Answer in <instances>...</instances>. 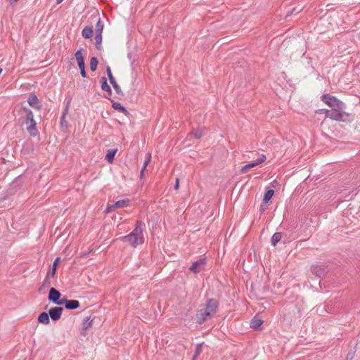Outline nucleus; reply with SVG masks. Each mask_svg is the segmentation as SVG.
<instances>
[{"instance_id": "32", "label": "nucleus", "mask_w": 360, "mask_h": 360, "mask_svg": "<svg viewBox=\"0 0 360 360\" xmlns=\"http://www.w3.org/2000/svg\"><path fill=\"white\" fill-rule=\"evenodd\" d=\"M150 158H151V156H150V154H148V156L146 158V160L144 161L143 165V167L141 168V174H140L141 178L143 177L144 171H145L147 165H148V163L150 162Z\"/></svg>"}, {"instance_id": "45", "label": "nucleus", "mask_w": 360, "mask_h": 360, "mask_svg": "<svg viewBox=\"0 0 360 360\" xmlns=\"http://www.w3.org/2000/svg\"><path fill=\"white\" fill-rule=\"evenodd\" d=\"M179 179H176V183H175V185H174V189L177 190L179 188Z\"/></svg>"}, {"instance_id": "9", "label": "nucleus", "mask_w": 360, "mask_h": 360, "mask_svg": "<svg viewBox=\"0 0 360 360\" xmlns=\"http://www.w3.org/2000/svg\"><path fill=\"white\" fill-rule=\"evenodd\" d=\"M63 311V307H54L49 309V314L52 321H57L61 318Z\"/></svg>"}, {"instance_id": "23", "label": "nucleus", "mask_w": 360, "mask_h": 360, "mask_svg": "<svg viewBox=\"0 0 360 360\" xmlns=\"http://www.w3.org/2000/svg\"><path fill=\"white\" fill-rule=\"evenodd\" d=\"M117 149H111V150H108L107 151V153L105 155V159L109 162V163H112L113 161H114V158H115V154L117 153Z\"/></svg>"}, {"instance_id": "33", "label": "nucleus", "mask_w": 360, "mask_h": 360, "mask_svg": "<svg viewBox=\"0 0 360 360\" xmlns=\"http://www.w3.org/2000/svg\"><path fill=\"white\" fill-rule=\"evenodd\" d=\"M202 345H203V342L196 345L195 349V352H194L195 356H198L201 354L202 350Z\"/></svg>"}, {"instance_id": "5", "label": "nucleus", "mask_w": 360, "mask_h": 360, "mask_svg": "<svg viewBox=\"0 0 360 360\" xmlns=\"http://www.w3.org/2000/svg\"><path fill=\"white\" fill-rule=\"evenodd\" d=\"M61 293L55 288H51L49 292L48 300L57 305H62L63 299L60 300Z\"/></svg>"}, {"instance_id": "47", "label": "nucleus", "mask_w": 360, "mask_h": 360, "mask_svg": "<svg viewBox=\"0 0 360 360\" xmlns=\"http://www.w3.org/2000/svg\"><path fill=\"white\" fill-rule=\"evenodd\" d=\"M18 0H9L10 1V4L12 5L13 4H14L15 2L18 1Z\"/></svg>"}, {"instance_id": "29", "label": "nucleus", "mask_w": 360, "mask_h": 360, "mask_svg": "<svg viewBox=\"0 0 360 360\" xmlns=\"http://www.w3.org/2000/svg\"><path fill=\"white\" fill-rule=\"evenodd\" d=\"M96 46L98 50L101 49L102 33H95Z\"/></svg>"}, {"instance_id": "16", "label": "nucleus", "mask_w": 360, "mask_h": 360, "mask_svg": "<svg viewBox=\"0 0 360 360\" xmlns=\"http://www.w3.org/2000/svg\"><path fill=\"white\" fill-rule=\"evenodd\" d=\"M39 101L38 97L35 94H30L27 98V103L28 104L37 110H41V105H37L36 103Z\"/></svg>"}, {"instance_id": "2", "label": "nucleus", "mask_w": 360, "mask_h": 360, "mask_svg": "<svg viewBox=\"0 0 360 360\" xmlns=\"http://www.w3.org/2000/svg\"><path fill=\"white\" fill-rule=\"evenodd\" d=\"M23 112L26 114L25 124H26V129L31 136L35 137L39 135V131L37 129V122L34 118L33 112L26 106L22 108Z\"/></svg>"}, {"instance_id": "25", "label": "nucleus", "mask_w": 360, "mask_h": 360, "mask_svg": "<svg viewBox=\"0 0 360 360\" xmlns=\"http://www.w3.org/2000/svg\"><path fill=\"white\" fill-rule=\"evenodd\" d=\"M282 238V233L281 232H276L273 234L271 238V244L272 246H276L278 243L281 240Z\"/></svg>"}, {"instance_id": "43", "label": "nucleus", "mask_w": 360, "mask_h": 360, "mask_svg": "<svg viewBox=\"0 0 360 360\" xmlns=\"http://www.w3.org/2000/svg\"><path fill=\"white\" fill-rule=\"evenodd\" d=\"M115 208V207H112V205H108L106 210H105V212L109 213V212H112Z\"/></svg>"}, {"instance_id": "6", "label": "nucleus", "mask_w": 360, "mask_h": 360, "mask_svg": "<svg viewBox=\"0 0 360 360\" xmlns=\"http://www.w3.org/2000/svg\"><path fill=\"white\" fill-rule=\"evenodd\" d=\"M218 307V301L215 299L210 298L207 300L205 308L204 309L208 311L209 314L212 316L214 314H216Z\"/></svg>"}, {"instance_id": "39", "label": "nucleus", "mask_w": 360, "mask_h": 360, "mask_svg": "<svg viewBox=\"0 0 360 360\" xmlns=\"http://www.w3.org/2000/svg\"><path fill=\"white\" fill-rule=\"evenodd\" d=\"M355 351H350L347 355V360H352L354 356Z\"/></svg>"}, {"instance_id": "11", "label": "nucleus", "mask_w": 360, "mask_h": 360, "mask_svg": "<svg viewBox=\"0 0 360 360\" xmlns=\"http://www.w3.org/2000/svg\"><path fill=\"white\" fill-rule=\"evenodd\" d=\"M212 316L209 314V312L205 311L204 309H200L198 311L195 320L196 322L199 324H202L208 318H210Z\"/></svg>"}, {"instance_id": "1", "label": "nucleus", "mask_w": 360, "mask_h": 360, "mask_svg": "<svg viewBox=\"0 0 360 360\" xmlns=\"http://www.w3.org/2000/svg\"><path fill=\"white\" fill-rule=\"evenodd\" d=\"M326 112V117L345 123H350L354 120V115L345 111L347 105L343 101L338 100Z\"/></svg>"}, {"instance_id": "12", "label": "nucleus", "mask_w": 360, "mask_h": 360, "mask_svg": "<svg viewBox=\"0 0 360 360\" xmlns=\"http://www.w3.org/2000/svg\"><path fill=\"white\" fill-rule=\"evenodd\" d=\"M335 96H331L328 94H326L321 96V101L328 105L329 107H332L338 101Z\"/></svg>"}, {"instance_id": "17", "label": "nucleus", "mask_w": 360, "mask_h": 360, "mask_svg": "<svg viewBox=\"0 0 360 360\" xmlns=\"http://www.w3.org/2000/svg\"><path fill=\"white\" fill-rule=\"evenodd\" d=\"M144 227L145 224L143 221H137L136 223L135 228L130 233L136 235L137 236H143V231Z\"/></svg>"}, {"instance_id": "7", "label": "nucleus", "mask_w": 360, "mask_h": 360, "mask_svg": "<svg viewBox=\"0 0 360 360\" xmlns=\"http://www.w3.org/2000/svg\"><path fill=\"white\" fill-rule=\"evenodd\" d=\"M266 159V155L261 154L259 155V157L255 161H252V162L243 166L240 169V172L242 173H245L250 169L253 168V167L262 164V162H264Z\"/></svg>"}, {"instance_id": "30", "label": "nucleus", "mask_w": 360, "mask_h": 360, "mask_svg": "<svg viewBox=\"0 0 360 360\" xmlns=\"http://www.w3.org/2000/svg\"><path fill=\"white\" fill-rule=\"evenodd\" d=\"M98 60L96 57H92L90 60V69L92 72H94L97 69Z\"/></svg>"}, {"instance_id": "15", "label": "nucleus", "mask_w": 360, "mask_h": 360, "mask_svg": "<svg viewBox=\"0 0 360 360\" xmlns=\"http://www.w3.org/2000/svg\"><path fill=\"white\" fill-rule=\"evenodd\" d=\"M75 58L77 60L79 69L85 68L84 57L82 55V49H79L75 52Z\"/></svg>"}, {"instance_id": "21", "label": "nucleus", "mask_w": 360, "mask_h": 360, "mask_svg": "<svg viewBox=\"0 0 360 360\" xmlns=\"http://www.w3.org/2000/svg\"><path fill=\"white\" fill-rule=\"evenodd\" d=\"M101 89L108 92V94L111 96L112 95V89L110 86L108 84L107 79L105 77H102L101 79Z\"/></svg>"}, {"instance_id": "49", "label": "nucleus", "mask_w": 360, "mask_h": 360, "mask_svg": "<svg viewBox=\"0 0 360 360\" xmlns=\"http://www.w3.org/2000/svg\"><path fill=\"white\" fill-rule=\"evenodd\" d=\"M197 357H198V356H195V354H193V356L192 360H195V359H196Z\"/></svg>"}, {"instance_id": "4", "label": "nucleus", "mask_w": 360, "mask_h": 360, "mask_svg": "<svg viewBox=\"0 0 360 360\" xmlns=\"http://www.w3.org/2000/svg\"><path fill=\"white\" fill-rule=\"evenodd\" d=\"M121 240L123 242L127 241L131 245V246L136 248L139 245L143 243L144 238L143 236H137L136 235L129 233L128 235L122 237Z\"/></svg>"}, {"instance_id": "34", "label": "nucleus", "mask_w": 360, "mask_h": 360, "mask_svg": "<svg viewBox=\"0 0 360 360\" xmlns=\"http://www.w3.org/2000/svg\"><path fill=\"white\" fill-rule=\"evenodd\" d=\"M106 73H107V75H108V79L110 82L115 79V77L112 75L111 69L109 66H108L106 68Z\"/></svg>"}, {"instance_id": "13", "label": "nucleus", "mask_w": 360, "mask_h": 360, "mask_svg": "<svg viewBox=\"0 0 360 360\" xmlns=\"http://www.w3.org/2000/svg\"><path fill=\"white\" fill-rule=\"evenodd\" d=\"M94 319V317L92 318L91 316H86L84 319V320L82 321V328L81 335H86V333L84 331L92 326V323H93Z\"/></svg>"}, {"instance_id": "44", "label": "nucleus", "mask_w": 360, "mask_h": 360, "mask_svg": "<svg viewBox=\"0 0 360 360\" xmlns=\"http://www.w3.org/2000/svg\"><path fill=\"white\" fill-rule=\"evenodd\" d=\"M127 57L131 61V64H133L134 63L133 53L131 52L128 53Z\"/></svg>"}, {"instance_id": "40", "label": "nucleus", "mask_w": 360, "mask_h": 360, "mask_svg": "<svg viewBox=\"0 0 360 360\" xmlns=\"http://www.w3.org/2000/svg\"><path fill=\"white\" fill-rule=\"evenodd\" d=\"M327 111H329V110L322 108V109H319V110H316V114H323V113H324L325 115L326 116Z\"/></svg>"}, {"instance_id": "8", "label": "nucleus", "mask_w": 360, "mask_h": 360, "mask_svg": "<svg viewBox=\"0 0 360 360\" xmlns=\"http://www.w3.org/2000/svg\"><path fill=\"white\" fill-rule=\"evenodd\" d=\"M206 264L205 258H200L197 261L193 262L192 265L189 267V270L195 274L199 273L204 269Z\"/></svg>"}, {"instance_id": "26", "label": "nucleus", "mask_w": 360, "mask_h": 360, "mask_svg": "<svg viewBox=\"0 0 360 360\" xmlns=\"http://www.w3.org/2000/svg\"><path fill=\"white\" fill-rule=\"evenodd\" d=\"M129 204V200L128 199H123L120 200L115 202L114 204L112 205V207L115 208H123L128 206Z\"/></svg>"}, {"instance_id": "48", "label": "nucleus", "mask_w": 360, "mask_h": 360, "mask_svg": "<svg viewBox=\"0 0 360 360\" xmlns=\"http://www.w3.org/2000/svg\"><path fill=\"white\" fill-rule=\"evenodd\" d=\"M63 1V0H56V3H57L58 4H59L62 3Z\"/></svg>"}, {"instance_id": "19", "label": "nucleus", "mask_w": 360, "mask_h": 360, "mask_svg": "<svg viewBox=\"0 0 360 360\" xmlns=\"http://www.w3.org/2000/svg\"><path fill=\"white\" fill-rule=\"evenodd\" d=\"M60 261V258L59 257H56L53 262L51 269H50L47 273V274L50 275L52 278H53L56 276L57 267L58 266Z\"/></svg>"}, {"instance_id": "28", "label": "nucleus", "mask_w": 360, "mask_h": 360, "mask_svg": "<svg viewBox=\"0 0 360 360\" xmlns=\"http://www.w3.org/2000/svg\"><path fill=\"white\" fill-rule=\"evenodd\" d=\"M50 277H51L50 275L46 274L41 287L39 289V291L40 292L41 290L48 288L49 285H51V279Z\"/></svg>"}, {"instance_id": "35", "label": "nucleus", "mask_w": 360, "mask_h": 360, "mask_svg": "<svg viewBox=\"0 0 360 360\" xmlns=\"http://www.w3.org/2000/svg\"><path fill=\"white\" fill-rule=\"evenodd\" d=\"M191 134H193L195 138L197 139H200L202 136V132L200 130L192 131Z\"/></svg>"}, {"instance_id": "38", "label": "nucleus", "mask_w": 360, "mask_h": 360, "mask_svg": "<svg viewBox=\"0 0 360 360\" xmlns=\"http://www.w3.org/2000/svg\"><path fill=\"white\" fill-rule=\"evenodd\" d=\"M302 10V8L297 9L296 7L292 8L290 11H288L287 16L294 13H300Z\"/></svg>"}, {"instance_id": "36", "label": "nucleus", "mask_w": 360, "mask_h": 360, "mask_svg": "<svg viewBox=\"0 0 360 360\" xmlns=\"http://www.w3.org/2000/svg\"><path fill=\"white\" fill-rule=\"evenodd\" d=\"M60 124L61 127H68V122L65 120V117L61 116Z\"/></svg>"}, {"instance_id": "22", "label": "nucleus", "mask_w": 360, "mask_h": 360, "mask_svg": "<svg viewBox=\"0 0 360 360\" xmlns=\"http://www.w3.org/2000/svg\"><path fill=\"white\" fill-rule=\"evenodd\" d=\"M274 193H275V191L274 189H271V188L266 189V191H265L264 195L263 202L264 204L268 203L271 200L272 197L274 196Z\"/></svg>"}, {"instance_id": "50", "label": "nucleus", "mask_w": 360, "mask_h": 360, "mask_svg": "<svg viewBox=\"0 0 360 360\" xmlns=\"http://www.w3.org/2000/svg\"><path fill=\"white\" fill-rule=\"evenodd\" d=\"M1 72H2V69H1V68H0V74L1 73Z\"/></svg>"}, {"instance_id": "20", "label": "nucleus", "mask_w": 360, "mask_h": 360, "mask_svg": "<svg viewBox=\"0 0 360 360\" xmlns=\"http://www.w3.org/2000/svg\"><path fill=\"white\" fill-rule=\"evenodd\" d=\"M263 323V321L261 319L255 316L250 321V327L255 330H259Z\"/></svg>"}, {"instance_id": "42", "label": "nucleus", "mask_w": 360, "mask_h": 360, "mask_svg": "<svg viewBox=\"0 0 360 360\" xmlns=\"http://www.w3.org/2000/svg\"><path fill=\"white\" fill-rule=\"evenodd\" d=\"M79 70H80L81 76H82L83 78H86V77H87V75H86V72L85 68L80 69Z\"/></svg>"}, {"instance_id": "10", "label": "nucleus", "mask_w": 360, "mask_h": 360, "mask_svg": "<svg viewBox=\"0 0 360 360\" xmlns=\"http://www.w3.org/2000/svg\"><path fill=\"white\" fill-rule=\"evenodd\" d=\"M62 304L65 305V309L68 310H75L79 307L80 303L76 300H68L66 297L63 299Z\"/></svg>"}, {"instance_id": "27", "label": "nucleus", "mask_w": 360, "mask_h": 360, "mask_svg": "<svg viewBox=\"0 0 360 360\" xmlns=\"http://www.w3.org/2000/svg\"><path fill=\"white\" fill-rule=\"evenodd\" d=\"M110 83L112 86V87L117 94L120 95V96H124V94H123L122 91L121 90V88L120 87V86L118 85L117 82L115 81V79L110 81Z\"/></svg>"}, {"instance_id": "3", "label": "nucleus", "mask_w": 360, "mask_h": 360, "mask_svg": "<svg viewBox=\"0 0 360 360\" xmlns=\"http://www.w3.org/2000/svg\"><path fill=\"white\" fill-rule=\"evenodd\" d=\"M311 271L316 277L322 278L328 274L329 268L325 263L316 262L311 266Z\"/></svg>"}, {"instance_id": "14", "label": "nucleus", "mask_w": 360, "mask_h": 360, "mask_svg": "<svg viewBox=\"0 0 360 360\" xmlns=\"http://www.w3.org/2000/svg\"><path fill=\"white\" fill-rule=\"evenodd\" d=\"M105 98L110 101V102L112 103V108L114 110H118L124 113V115L129 114V111L127 110V109L124 106H123L120 103L115 101L114 100L110 98L108 96H106Z\"/></svg>"}, {"instance_id": "41", "label": "nucleus", "mask_w": 360, "mask_h": 360, "mask_svg": "<svg viewBox=\"0 0 360 360\" xmlns=\"http://www.w3.org/2000/svg\"><path fill=\"white\" fill-rule=\"evenodd\" d=\"M69 110V103L67 104L65 108L64 109L62 116L66 117L67 114L68 113Z\"/></svg>"}, {"instance_id": "18", "label": "nucleus", "mask_w": 360, "mask_h": 360, "mask_svg": "<svg viewBox=\"0 0 360 360\" xmlns=\"http://www.w3.org/2000/svg\"><path fill=\"white\" fill-rule=\"evenodd\" d=\"M37 320L39 323L48 325L50 323V316L49 313L43 311L38 316Z\"/></svg>"}, {"instance_id": "31", "label": "nucleus", "mask_w": 360, "mask_h": 360, "mask_svg": "<svg viewBox=\"0 0 360 360\" xmlns=\"http://www.w3.org/2000/svg\"><path fill=\"white\" fill-rule=\"evenodd\" d=\"M103 30V23L101 21V18H98L96 27H95V33H102Z\"/></svg>"}, {"instance_id": "37", "label": "nucleus", "mask_w": 360, "mask_h": 360, "mask_svg": "<svg viewBox=\"0 0 360 360\" xmlns=\"http://www.w3.org/2000/svg\"><path fill=\"white\" fill-rule=\"evenodd\" d=\"M17 184H18V181H13L11 183V184L10 185L9 190H8L9 195L13 194V190L16 187Z\"/></svg>"}, {"instance_id": "24", "label": "nucleus", "mask_w": 360, "mask_h": 360, "mask_svg": "<svg viewBox=\"0 0 360 360\" xmlns=\"http://www.w3.org/2000/svg\"><path fill=\"white\" fill-rule=\"evenodd\" d=\"M93 35V29L91 27L86 26L82 31V36L84 39H90Z\"/></svg>"}, {"instance_id": "46", "label": "nucleus", "mask_w": 360, "mask_h": 360, "mask_svg": "<svg viewBox=\"0 0 360 360\" xmlns=\"http://www.w3.org/2000/svg\"><path fill=\"white\" fill-rule=\"evenodd\" d=\"M265 207L264 205H261L260 208H259V211L261 213H263L264 211H265Z\"/></svg>"}]
</instances>
